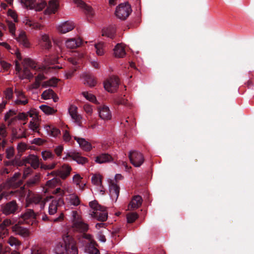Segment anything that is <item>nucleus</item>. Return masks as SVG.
Here are the masks:
<instances>
[{"mask_svg": "<svg viewBox=\"0 0 254 254\" xmlns=\"http://www.w3.org/2000/svg\"><path fill=\"white\" fill-rule=\"evenodd\" d=\"M132 10L130 5L127 3H121L116 8V15L120 19L125 20L130 14Z\"/></svg>", "mask_w": 254, "mask_h": 254, "instance_id": "nucleus-2", "label": "nucleus"}, {"mask_svg": "<svg viewBox=\"0 0 254 254\" xmlns=\"http://www.w3.org/2000/svg\"><path fill=\"white\" fill-rule=\"evenodd\" d=\"M49 202V213L50 215L55 214L57 211L58 208V201L56 200H54L52 198H46V203Z\"/></svg>", "mask_w": 254, "mask_h": 254, "instance_id": "nucleus-26", "label": "nucleus"}, {"mask_svg": "<svg viewBox=\"0 0 254 254\" xmlns=\"http://www.w3.org/2000/svg\"><path fill=\"white\" fill-rule=\"evenodd\" d=\"M90 207L93 210V211H96L100 209H104V206L100 205L97 200H93L89 202Z\"/></svg>", "mask_w": 254, "mask_h": 254, "instance_id": "nucleus-48", "label": "nucleus"}, {"mask_svg": "<svg viewBox=\"0 0 254 254\" xmlns=\"http://www.w3.org/2000/svg\"><path fill=\"white\" fill-rule=\"evenodd\" d=\"M15 93L16 98L13 102L14 105H25L28 103L29 100L23 91L15 89Z\"/></svg>", "mask_w": 254, "mask_h": 254, "instance_id": "nucleus-10", "label": "nucleus"}, {"mask_svg": "<svg viewBox=\"0 0 254 254\" xmlns=\"http://www.w3.org/2000/svg\"><path fill=\"white\" fill-rule=\"evenodd\" d=\"M29 64H15L16 74H18L21 79L30 78L32 77V74L28 67Z\"/></svg>", "mask_w": 254, "mask_h": 254, "instance_id": "nucleus-5", "label": "nucleus"}, {"mask_svg": "<svg viewBox=\"0 0 254 254\" xmlns=\"http://www.w3.org/2000/svg\"><path fill=\"white\" fill-rule=\"evenodd\" d=\"M64 251L66 254H78V249L75 240L69 235L64 239Z\"/></svg>", "mask_w": 254, "mask_h": 254, "instance_id": "nucleus-1", "label": "nucleus"}, {"mask_svg": "<svg viewBox=\"0 0 254 254\" xmlns=\"http://www.w3.org/2000/svg\"><path fill=\"white\" fill-rule=\"evenodd\" d=\"M80 203V198L75 193H73L66 195L65 202L66 207H69L71 206H77Z\"/></svg>", "mask_w": 254, "mask_h": 254, "instance_id": "nucleus-9", "label": "nucleus"}, {"mask_svg": "<svg viewBox=\"0 0 254 254\" xmlns=\"http://www.w3.org/2000/svg\"><path fill=\"white\" fill-rule=\"evenodd\" d=\"M27 117L31 118V121L40 120L38 113L35 109H31L27 112Z\"/></svg>", "mask_w": 254, "mask_h": 254, "instance_id": "nucleus-42", "label": "nucleus"}, {"mask_svg": "<svg viewBox=\"0 0 254 254\" xmlns=\"http://www.w3.org/2000/svg\"><path fill=\"white\" fill-rule=\"evenodd\" d=\"M20 175V174L19 173H15L9 180L10 185L15 187L20 186L22 183V182L18 180Z\"/></svg>", "mask_w": 254, "mask_h": 254, "instance_id": "nucleus-35", "label": "nucleus"}, {"mask_svg": "<svg viewBox=\"0 0 254 254\" xmlns=\"http://www.w3.org/2000/svg\"><path fill=\"white\" fill-rule=\"evenodd\" d=\"M75 27V24L70 20L64 21V33L70 31Z\"/></svg>", "mask_w": 254, "mask_h": 254, "instance_id": "nucleus-46", "label": "nucleus"}, {"mask_svg": "<svg viewBox=\"0 0 254 254\" xmlns=\"http://www.w3.org/2000/svg\"><path fill=\"white\" fill-rule=\"evenodd\" d=\"M87 252L89 254H99L100 252L99 250L96 248L94 245L90 243L86 248Z\"/></svg>", "mask_w": 254, "mask_h": 254, "instance_id": "nucleus-47", "label": "nucleus"}, {"mask_svg": "<svg viewBox=\"0 0 254 254\" xmlns=\"http://www.w3.org/2000/svg\"><path fill=\"white\" fill-rule=\"evenodd\" d=\"M116 33L115 27L114 26H109L105 28L102 30V35L106 36L111 39H113L115 37Z\"/></svg>", "mask_w": 254, "mask_h": 254, "instance_id": "nucleus-27", "label": "nucleus"}, {"mask_svg": "<svg viewBox=\"0 0 254 254\" xmlns=\"http://www.w3.org/2000/svg\"><path fill=\"white\" fill-rule=\"evenodd\" d=\"M138 218V215L136 212H130L127 214V219L128 223H133Z\"/></svg>", "mask_w": 254, "mask_h": 254, "instance_id": "nucleus-44", "label": "nucleus"}, {"mask_svg": "<svg viewBox=\"0 0 254 254\" xmlns=\"http://www.w3.org/2000/svg\"><path fill=\"white\" fill-rule=\"evenodd\" d=\"M91 216L98 221L104 222L108 219V212L106 208L104 206V209H100L96 211H92Z\"/></svg>", "mask_w": 254, "mask_h": 254, "instance_id": "nucleus-13", "label": "nucleus"}, {"mask_svg": "<svg viewBox=\"0 0 254 254\" xmlns=\"http://www.w3.org/2000/svg\"><path fill=\"white\" fill-rule=\"evenodd\" d=\"M72 228L75 231L79 232H85L88 230V225L82 220L77 223L72 224Z\"/></svg>", "mask_w": 254, "mask_h": 254, "instance_id": "nucleus-22", "label": "nucleus"}, {"mask_svg": "<svg viewBox=\"0 0 254 254\" xmlns=\"http://www.w3.org/2000/svg\"><path fill=\"white\" fill-rule=\"evenodd\" d=\"M78 6L82 8L88 18H92L94 15V11L90 6L86 4L81 0H73Z\"/></svg>", "mask_w": 254, "mask_h": 254, "instance_id": "nucleus-12", "label": "nucleus"}, {"mask_svg": "<svg viewBox=\"0 0 254 254\" xmlns=\"http://www.w3.org/2000/svg\"><path fill=\"white\" fill-rule=\"evenodd\" d=\"M68 113L73 120L76 123L81 122L82 117L77 113V107L73 105H71L68 108Z\"/></svg>", "mask_w": 254, "mask_h": 254, "instance_id": "nucleus-21", "label": "nucleus"}, {"mask_svg": "<svg viewBox=\"0 0 254 254\" xmlns=\"http://www.w3.org/2000/svg\"><path fill=\"white\" fill-rule=\"evenodd\" d=\"M82 77L84 79V83L87 84L90 87H94L97 84L96 78L90 74L84 73L82 74Z\"/></svg>", "mask_w": 254, "mask_h": 254, "instance_id": "nucleus-29", "label": "nucleus"}, {"mask_svg": "<svg viewBox=\"0 0 254 254\" xmlns=\"http://www.w3.org/2000/svg\"><path fill=\"white\" fill-rule=\"evenodd\" d=\"M35 216V214L32 210L28 209L21 215V219L19 222L34 224L36 222Z\"/></svg>", "mask_w": 254, "mask_h": 254, "instance_id": "nucleus-7", "label": "nucleus"}, {"mask_svg": "<svg viewBox=\"0 0 254 254\" xmlns=\"http://www.w3.org/2000/svg\"><path fill=\"white\" fill-rule=\"evenodd\" d=\"M41 110L46 115H51L55 112V110L46 105H42L40 106Z\"/></svg>", "mask_w": 254, "mask_h": 254, "instance_id": "nucleus-43", "label": "nucleus"}, {"mask_svg": "<svg viewBox=\"0 0 254 254\" xmlns=\"http://www.w3.org/2000/svg\"><path fill=\"white\" fill-rule=\"evenodd\" d=\"M7 25L8 27L9 31L10 33L13 34L15 30V25L14 23L11 21H7Z\"/></svg>", "mask_w": 254, "mask_h": 254, "instance_id": "nucleus-64", "label": "nucleus"}, {"mask_svg": "<svg viewBox=\"0 0 254 254\" xmlns=\"http://www.w3.org/2000/svg\"><path fill=\"white\" fill-rule=\"evenodd\" d=\"M40 66L38 68H40L43 73H48L52 72L53 67H51L49 64H39Z\"/></svg>", "mask_w": 254, "mask_h": 254, "instance_id": "nucleus-50", "label": "nucleus"}, {"mask_svg": "<svg viewBox=\"0 0 254 254\" xmlns=\"http://www.w3.org/2000/svg\"><path fill=\"white\" fill-rule=\"evenodd\" d=\"M74 138L78 143L80 148L83 151L89 152L92 149L93 147L91 144L85 139L76 136L74 137Z\"/></svg>", "mask_w": 254, "mask_h": 254, "instance_id": "nucleus-16", "label": "nucleus"}, {"mask_svg": "<svg viewBox=\"0 0 254 254\" xmlns=\"http://www.w3.org/2000/svg\"><path fill=\"white\" fill-rule=\"evenodd\" d=\"M68 157L71 158L79 164L83 165L88 162L87 158L81 156L79 153L75 151L67 153L64 159H67Z\"/></svg>", "mask_w": 254, "mask_h": 254, "instance_id": "nucleus-11", "label": "nucleus"}, {"mask_svg": "<svg viewBox=\"0 0 254 254\" xmlns=\"http://www.w3.org/2000/svg\"><path fill=\"white\" fill-rule=\"evenodd\" d=\"M113 161L112 156L108 153H102L96 157L95 162L98 164L111 162Z\"/></svg>", "mask_w": 254, "mask_h": 254, "instance_id": "nucleus-20", "label": "nucleus"}, {"mask_svg": "<svg viewBox=\"0 0 254 254\" xmlns=\"http://www.w3.org/2000/svg\"><path fill=\"white\" fill-rule=\"evenodd\" d=\"M42 97L44 100L53 99L55 102L58 101L59 98L55 94L54 91L50 89L44 91L42 95Z\"/></svg>", "mask_w": 254, "mask_h": 254, "instance_id": "nucleus-28", "label": "nucleus"}, {"mask_svg": "<svg viewBox=\"0 0 254 254\" xmlns=\"http://www.w3.org/2000/svg\"><path fill=\"white\" fill-rule=\"evenodd\" d=\"M47 4L45 0H41L39 2H35V6L33 9H35L36 11H41L43 10L46 6Z\"/></svg>", "mask_w": 254, "mask_h": 254, "instance_id": "nucleus-49", "label": "nucleus"}, {"mask_svg": "<svg viewBox=\"0 0 254 254\" xmlns=\"http://www.w3.org/2000/svg\"><path fill=\"white\" fill-rule=\"evenodd\" d=\"M14 150L13 147H9L6 150V157L7 159H11L14 155Z\"/></svg>", "mask_w": 254, "mask_h": 254, "instance_id": "nucleus-56", "label": "nucleus"}, {"mask_svg": "<svg viewBox=\"0 0 254 254\" xmlns=\"http://www.w3.org/2000/svg\"><path fill=\"white\" fill-rule=\"evenodd\" d=\"M95 48L96 50V53L99 56H102L103 55L104 53V51L103 49V43H99L96 44L95 45Z\"/></svg>", "mask_w": 254, "mask_h": 254, "instance_id": "nucleus-53", "label": "nucleus"}, {"mask_svg": "<svg viewBox=\"0 0 254 254\" xmlns=\"http://www.w3.org/2000/svg\"><path fill=\"white\" fill-rule=\"evenodd\" d=\"M7 243L11 247H14L16 250L18 249L21 244V242L17 238L13 236H11L8 239Z\"/></svg>", "mask_w": 254, "mask_h": 254, "instance_id": "nucleus-33", "label": "nucleus"}, {"mask_svg": "<svg viewBox=\"0 0 254 254\" xmlns=\"http://www.w3.org/2000/svg\"><path fill=\"white\" fill-rule=\"evenodd\" d=\"M24 161L25 163L30 164L34 169L37 168L39 166V159L37 156L34 154L28 155L24 159Z\"/></svg>", "mask_w": 254, "mask_h": 254, "instance_id": "nucleus-19", "label": "nucleus"}, {"mask_svg": "<svg viewBox=\"0 0 254 254\" xmlns=\"http://www.w3.org/2000/svg\"><path fill=\"white\" fill-rule=\"evenodd\" d=\"M14 115H16V112L14 111L9 110L8 112H7L4 117V120L6 122L8 121L9 119L13 117Z\"/></svg>", "mask_w": 254, "mask_h": 254, "instance_id": "nucleus-62", "label": "nucleus"}, {"mask_svg": "<svg viewBox=\"0 0 254 254\" xmlns=\"http://www.w3.org/2000/svg\"><path fill=\"white\" fill-rule=\"evenodd\" d=\"M83 54L77 52H75L73 55V58H68L69 62L71 64H78L79 62L77 60L83 57Z\"/></svg>", "mask_w": 254, "mask_h": 254, "instance_id": "nucleus-45", "label": "nucleus"}, {"mask_svg": "<svg viewBox=\"0 0 254 254\" xmlns=\"http://www.w3.org/2000/svg\"><path fill=\"white\" fill-rule=\"evenodd\" d=\"M5 96L7 99H11L13 97V90L11 88H9L6 89L5 91Z\"/></svg>", "mask_w": 254, "mask_h": 254, "instance_id": "nucleus-63", "label": "nucleus"}, {"mask_svg": "<svg viewBox=\"0 0 254 254\" xmlns=\"http://www.w3.org/2000/svg\"><path fill=\"white\" fill-rule=\"evenodd\" d=\"M27 148V145L25 143L20 142L18 144L17 149L18 152H23L25 151Z\"/></svg>", "mask_w": 254, "mask_h": 254, "instance_id": "nucleus-57", "label": "nucleus"}, {"mask_svg": "<svg viewBox=\"0 0 254 254\" xmlns=\"http://www.w3.org/2000/svg\"><path fill=\"white\" fill-rule=\"evenodd\" d=\"M61 131L58 128L52 126L51 130L48 135V136L53 137H56L60 134Z\"/></svg>", "mask_w": 254, "mask_h": 254, "instance_id": "nucleus-52", "label": "nucleus"}, {"mask_svg": "<svg viewBox=\"0 0 254 254\" xmlns=\"http://www.w3.org/2000/svg\"><path fill=\"white\" fill-rule=\"evenodd\" d=\"M26 200L28 204L32 203L35 204L39 203L41 209H43L46 204V199L42 200V198L40 195L34 194L32 195H29V196L26 197Z\"/></svg>", "mask_w": 254, "mask_h": 254, "instance_id": "nucleus-14", "label": "nucleus"}, {"mask_svg": "<svg viewBox=\"0 0 254 254\" xmlns=\"http://www.w3.org/2000/svg\"><path fill=\"white\" fill-rule=\"evenodd\" d=\"M39 175H36L33 177L29 179L27 183L28 185H33L34 184H35L39 181Z\"/></svg>", "mask_w": 254, "mask_h": 254, "instance_id": "nucleus-58", "label": "nucleus"}, {"mask_svg": "<svg viewBox=\"0 0 254 254\" xmlns=\"http://www.w3.org/2000/svg\"><path fill=\"white\" fill-rule=\"evenodd\" d=\"M17 41L25 47L28 48L29 47V43L24 32L20 33L17 38Z\"/></svg>", "mask_w": 254, "mask_h": 254, "instance_id": "nucleus-31", "label": "nucleus"}, {"mask_svg": "<svg viewBox=\"0 0 254 254\" xmlns=\"http://www.w3.org/2000/svg\"><path fill=\"white\" fill-rule=\"evenodd\" d=\"M59 82L58 79L53 77L50 80L42 83V86L43 87L47 88L48 87H56Z\"/></svg>", "mask_w": 254, "mask_h": 254, "instance_id": "nucleus-34", "label": "nucleus"}, {"mask_svg": "<svg viewBox=\"0 0 254 254\" xmlns=\"http://www.w3.org/2000/svg\"><path fill=\"white\" fill-rule=\"evenodd\" d=\"M42 158L44 160H52L54 159V154L49 150H44L41 152Z\"/></svg>", "mask_w": 254, "mask_h": 254, "instance_id": "nucleus-38", "label": "nucleus"}, {"mask_svg": "<svg viewBox=\"0 0 254 254\" xmlns=\"http://www.w3.org/2000/svg\"><path fill=\"white\" fill-rule=\"evenodd\" d=\"M120 188L116 180H111L109 182V192L111 197L116 201L120 193Z\"/></svg>", "mask_w": 254, "mask_h": 254, "instance_id": "nucleus-8", "label": "nucleus"}, {"mask_svg": "<svg viewBox=\"0 0 254 254\" xmlns=\"http://www.w3.org/2000/svg\"><path fill=\"white\" fill-rule=\"evenodd\" d=\"M97 110L100 119L104 121L111 120L112 112L108 106L102 105L98 107Z\"/></svg>", "mask_w": 254, "mask_h": 254, "instance_id": "nucleus-6", "label": "nucleus"}, {"mask_svg": "<svg viewBox=\"0 0 254 254\" xmlns=\"http://www.w3.org/2000/svg\"><path fill=\"white\" fill-rule=\"evenodd\" d=\"M114 102L118 105H123L126 107H130L131 104L128 101L127 99L123 97H118L114 99Z\"/></svg>", "mask_w": 254, "mask_h": 254, "instance_id": "nucleus-32", "label": "nucleus"}, {"mask_svg": "<svg viewBox=\"0 0 254 254\" xmlns=\"http://www.w3.org/2000/svg\"><path fill=\"white\" fill-rule=\"evenodd\" d=\"M7 135L6 127L4 125L0 126V136L2 137H5Z\"/></svg>", "mask_w": 254, "mask_h": 254, "instance_id": "nucleus-60", "label": "nucleus"}, {"mask_svg": "<svg viewBox=\"0 0 254 254\" xmlns=\"http://www.w3.org/2000/svg\"><path fill=\"white\" fill-rule=\"evenodd\" d=\"M81 94L85 97V98L94 103H97V101L96 97L95 95L88 92L84 91L81 93Z\"/></svg>", "mask_w": 254, "mask_h": 254, "instance_id": "nucleus-37", "label": "nucleus"}, {"mask_svg": "<svg viewBox=\"0 0 254 254\" xmlns=\"http://www.w3.org/2000/svg\"><path fill=\"white\" fill-rule=\"evenodd\" d=\"M42 40L43 42L42 46L46 50H49L52 47V43L49 36L47 34L42 36Z\"/></svg>", "mask_w": 254, "mask_h": 254, "instance_id": "nucleus-36", "label": "nucleus"}, {"mask_svg": "<svg viewBox=\"0 0 254 254\" xmlns=\"http://www.w3.org/2000/svg\"><path fill=\"white\" fill-rule=\"evenodd\" d=\"M119 79L117 76H112L104 82V86L106 90L109 92H115L119 87Z\"/></svg>", "mask_w": 254, "mask_h": 254, "instance_id": "nucleus-4", "label": "nucleus"}, {"mask_svg": "<svg viewBox=\"0 0 254 254\" xmlns=\"http://www.w3.org/2000/svg\"><path fill=\"white\" fill-rule=\"evenodd\" d=\"M142 201L143 200L141 196L139 195L133 196L128 205V209L134 210L137 209L141 206Z\"/></svg>", "mask_w": 254, "mask_h": 254, "instance_id": "nucleus-18", "label": "nucleus"}, {"mask_svg": "<svg viewBox=\"0 0 254 254\" xmlns=\"http://www.w3.org/2000/svg\"><path fill=\"white\" fill-rule=\"evenodd\" d=\"M72 168L68 164H64V179L68 177L72 171Z\"/></svg>", "mask_w": 254, "mask_h": 254, "instance_id": "nucleus-59", "label": "nucleus"}, {"mask_svg": "<svg viewBox=\"0 0 254 254\" xmlns=\"http://www.w3.org/2000/svg\"><path fill=\"white\" fill-rule=\"evenodd\" d=\"M82 179V177H81L79 174H76L73 176L72 181L76 186H79V184L81 183Z\"/></svg>", "mask_w": 254, "mask_h": 254, "instance_id": "nucleus-54", "label": "nucleus"}, {"mask_svg": "<svg viewBox=\"0 0 254 254\" xmlns=\"http://www.w3.org/2000/svg\"><path fill=\"white\" fill-rule=\"evenodd\" d=\"M130 163L135 167H140L144 162L143 155L137 151H130L128 154Z\"/></svg>", "mask_w": 254, "mask_h": 254, "instance_id": "nucleus-3", "label": "nucleus"}, {"mask_svg": "<svg viewBox=\"0 0 254 254\" xmlns=\"http://www.w3.org/2000/svg\"><path fill=\"white\" fill-rule=\"evenodd\" d=\"M12 229L16 235L23 238L28 237L30 235V232L27 228L21 226L19 224L14 225Z\"/></svg>", "mask_w": 254, "mask_h": 254, "instance_id": "nucleus-15", "label": "nucleus"}, {"mask_svg": "<svg viewBox=\"0 0 254 254\" xmlns=\"http://www.w3.org/2000/svg\"><path fill=\"white\" fill-rule=\"evenodd\" d=\"M113 54L116 58H124L126 55L125 47L122 44H118L114 49Z\"/></svg>", "mask_w": 254, "mask_h": 254, "instance_id": "nucleus-23", "label": "nucleus"}, {"mask_svg": "<svg viewBox=\"0 0 254 254\" xmlns=\"http://www.w3.org/2000/svg\"><path fill=\"white\" fill-rule=\"evenodd\" d=\"M82 44V40L79 39L70 38L65 42V45L67 48L74 49L79 47Z\"/></svg>", "mask_w": 254, "mask_h": 254, "instance_id": "nucleus-24", "label": "nucleus"}, {"mask_svg": "<svg viewBox=\"0 0 254 254\" xmlns=\"http://www.w3.org/2000/svg\"><path fill=\"white\" fill-rule=\"evenodd\" d=\"M40 126V120L30 121L28 124V127L33 132H36L39 135H41Z\"/></svg>", "mask_w": 254, "mask_h": 254, "instance_id": "nucleus-30", "label": "nucleus"}, {"mask_svg": "<svg viewBox=\"0 0 254 254\" xmlns=\"http://www.w3.org/2000/svg\"><path fill=\"white\" fill-rule=\"evenodd\" d=\"M17 209V205L15 201H12L4 205L2 208V213L5 215L14 213Z\"/></svg>", "mask_w": 254, "mask_h": 254, "instance_id": "nucleus-17", "label": "nucleus"}, {"mask_svg": "<svg viewBox=\"0 0 254 254\" xmlns=\"http://www.w3.org/2000/svg\"><path fill=\"white\" fill-rule=\"evenodd\" d=\"M57 179H53L48 181L47 182V184L46 185L47 188H46V190L45 192L48 191L49 190H48V189L55 186L56 185V184H57Z\"/></svg>", "mask_w": 254, "mask_h": 254, "instance_id": "nucleus-55", "label": "nucleus"}, {"mask_svg": "<svg viewBox=\"0 0 254 254\" xmlns=\"http://www.w3.org/2000/svg\"><path fill=\"white\" fill-rule=\"evenodd\" d=\"M71 215L72 224H73V223H77L83 220L81 215L79 214L78 212L76 210L72 211Z\"/></svg>", "mask_w": 254, "mask_h": 254, "instance_id": "nucleus-40", "label": "nucleus"}, {"mask_svg": "<svg viewBox=\"0 0 254 254\" xmlns=\"http://www.w3.org/2000/svg\"><path fill=\"white\" fill-rule=\"evenodd\" d=\"M12 224V221L10 219H5L2 223L0 224V228L3 230L6 227Z\"/></svg>", "mask_w": 254, "mask_h": 254, "instance_id": "nucleus-61", "label": "nucleus"}, {"mask_svg": "<svg viewBox=\"0 0 254 254\" xmlns=\"http://www.w3.org/2000/svg\"><path fill=\"white\" fill-rule=\"evenodd\" d=\"M92 183L96 186H99L102 184V176L100 174H94L91 178Z\"/></svg>", "mask_w": 254, "mask_h": 254, "instance_id": "nucleus-41", "label": "nucleus"}, {"mask_svg": "<svg viewBox=\"0 0 254 254\" xmlns=\"http://www.w3.org/2000/svg\"><path fill=\"white\" fill-rule=\"evenodd\" d=\"M83 108L84 112L87 114V116H92L93 112L92 106L88 104H86L83 106Z\"/></svg>", "mask_w": 254, "mask_h": 254, "instance_id": "nucleus-51", "label": "nucleus"}, {"mask_svg": "<svg viewBox=\"0 0 254 254\" xmlns=\"http://www.w3.org/2000/svg\"><path fill=\"white\" fill-rule=\"evenodd\" d=\"M59 7V2L58 0H50L46 12L48 14L55 13Z\"/></svg>", "mask_w": 254, "mask_h": 254, "instance_id": "nucleus-25", "label": "nucleus"}, {"mask_svg": "<svg viewBox=\"0 0 254 254\" xmlns=\"http://www.w3.org/2000/svg\"><path fill=\"white\" fill-rule=\"evenodd\" d=\"M36 0H20L21 3L26 8L33 9L35 6Z\"/></svg>", "mask_w": 254, "mask_h": 254, "instance_id": "nucleus-39", "label": "nucleus"}]
</instances>
